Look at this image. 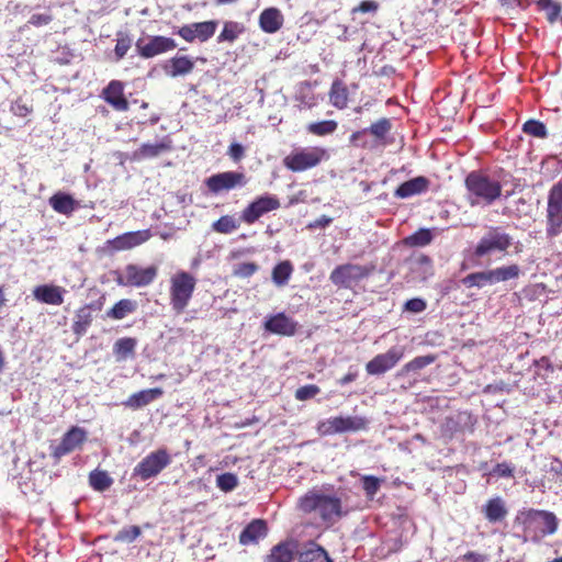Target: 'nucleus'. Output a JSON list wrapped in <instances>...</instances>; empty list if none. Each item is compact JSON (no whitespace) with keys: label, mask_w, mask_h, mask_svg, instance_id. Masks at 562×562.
<instances>
[{"label":"nucleus","mask_w":562,"mask_h":562,"mask_svg":"<svg viewBox=\"0 0 562 562\" xmlns=\"http://www.w3.org/2000/svg\"><path fill=\"white\" fill-rule=\"evenodd\" d=\"M87 439V431L80 427H71L61 438L60 442L53 447L52 457L59 461L64 456H67L80 448Z\"/></svg>","instance_id":"nucleus-13"},{"label":"nucleus","mask_w":562,"mask_h":562,"mask_svg":"<svg viewBox=\"0 0 562 562\" xmlns=\"http://www.w3.org/2000/svg\"><path fill=\"white\" fill-rule=\"evenodd\" d=\"M319 387L314 384L301 386L295 392V398L299 401H306L313 398L319 393Z\"/></svg>","instance_id":"nucleus-54"},{"label":"nucleus","mask_w":562,"mask_h":562,"mask_svg":"<svg viewBox=\"0 0 562 562\" xmlns=\"http://www.w3.org/2000/svg\"><path fill=\"white\" fill-rule=\"evenodd\" d=\"M430 181L424 176H418L408 181L403 182L394 192L398 199H407L414 195L426 192L429 188Z\"/></svg>","instance_id":"nucleus-21"},{"label":"nucleus","mask_w":562,"mask_h":562,"mask_svg":"<svg viewBox=\"0 0 562 562\" xmlns=\"http://www.w3.org/2000/svg\"><path fill=\"white\" fill-rule=\"evenodd\" d=\"M483 513L490 522H497L503 520L507 516L508 512L503 498L497 496L486 503L483 508Z\"/></svg>","instance_id":"nucleus-26"},{"label":"nucleus","mask_w":562,"mask_h":562,"mask_svg":"<svg viewBox=\"0 0 562 562\" xmlns=\"http://www.w3.org/2000/svg\"><path fill=\"white\" fill-rule=\"evenodd\" d=\"M194 68V61L188 56H175L164 65L166 75L170 77L186 76Z\"/></svg>","instance_id":"nucleus-24"},{"label":"nucleus","mask_w":562,"mask_h":562,"mask_svg":"<svg viewBox=\"0 0 562 562\" xmlns=\"http://www.w3.org/2000/svg\"><path fill=\"white\" fill-rule=\"evenodd\" d=\"M257 269H258V266L256 263L244 262V263H239L235 268L234 273L240 278H248V277L252 276L257 271Z\"/></svg>","instance_id":"nucleus-55"},{"label":"nucleus","mask_w":562,"mask_h":562,"mask_svg":"<svg viewBox=\"0 0 562 562\" xmlns=\"http://www.w3.org/2000/svg\"><path fill=\"white\" fill-rule=\"evenodd\" d=\"M338 127V123L334 120H326L321 122H313L306 126V131L310 134L316 136H326L335 133Z\"/></svg>","instance_id":"nucleus-35"},{"label":"nucleus","mask_w":562,"mask_h":562,"mask_svg":"<svg viewBox=\"0 0 562 562\" xmlns=\"http://www.w3.org/2000/svg\"><path fill=\"white\" fill-rule=\"evenodd\" d=\"M356 379H357V373H356V372H349V373H347L346 375H344V376L339 380V383H340L341 385H346V384H348V383L353 382Z\"/></svg>","instance_id":"nucleus-64"},{"label":"nucleus","mask_w":562,"mask_h":562,"mask_svg":"<svg viewBox=\"0 0 562 562\" xmlns=\"http://www.w3.org/2000/svg\"><path fill=\"white\" fill-rule=\"evenodd\" d=\"M50 21L52 16L48 14H33L30 18L29 23L34 26H42L48 24Z\"/></svg>","instance_id":"nucleus-62"},{"label":"nucleus","mask_w":562,"mask_h":562,"mask_svg":"<svg viewBox=\"0 0 562 562\" xmlns=\"http://www.w3.org/2000/svg\"><path fill=\"white\" fill-rule=\"evenodd\" d=\"M486 554L469 551L459 558V562H487Z\"/></svg>","instance_id":"nucleus-58"},{"label":"nucleus","mask_w":562,"mask_h":562,"mask_svg":"<svg viewBox=\"0 0 562 562\" xmlns=\"http://www.w3.org/2000/svg\"><path fill=\"white\" fill-rule=\"evenodd\" d=\"M513 245V237L498 226H491L477 241L473 255L481 259L496 252L504 254Z\"/></svg>","instance_id":"nucleus-5"},{"label":"nucleus","mask_w":562,"mask_h":562,"mask_svg":"<svg viewBox=\"0 0 562 562\" xmlns=\"http://www.w3.org/2000/svg\"><path fill=\"white\" fill-rule=\"evenodd\" d=\"M170 149V145L166 142H160L156 144H143L136 155L140 158H153L157 157L160 154L168 151Z\"/></svg>","instance_id":"nucleus-40"},{"label":"nucleus","mask_w":562,"mask_h":562,"mask_svg":"<svg viewBox=\"0 0 562 562\" xmlns=\"http://www.w3.org/2000/svg\"><path fill=\"white\" fill-rule=\"evenodd\" d=\"M164 394L160 387L143 390L132 394L125 402L126 407L138 409L159 398Z\"/></svg>","instance_id":"nucleus-25"},{"label":"nucleus","mask_w":562,"mask_h":562,"mask_svg":"<svg viewBox=\"0 0 562 562\" xmlns=\"http://www.w3.org/2000/svg\"><path fill=\"white\" fill-rule=\"evenodd\" d=\"M294 555V544L282 542L271 549L266 562H291Z\"/></svg>","instance_id":"nucleus-29"},{"label":"nucleus","mask_w":562,"mask_h":562,"mask_svg":"<svg viewBox=\"0 0 562 562\" xmlns=\"http://www.w3.org/2000/svg\"><path fill=\"white\" fill-rule=\"evenodd\" d=\"M493 473L501 477H512L514 475V468L508 463H498L493 470Z\"/></svg>","instance_id":"nucleus-61"},{"label":"nucleus","mask_w":562,"mask_h":562,"mask_svg":"<svg viewBox=\"0 0 562 562\" xmlns=\"http://www.w3.org/2000/svg\"><path fill=\"white\" fill-rule=\"evenodd\" d=\"M92 322V314L89 306L79 308L76 313L72 329L75 334L82 335Z\"/></svg>","instance_id":"nucleus-34"},{"label":"nucleus","mask_w":562,"mask_h":562,"mask_svg":"<svg viewBox=\"0 0 562 562\" xmlns=\"http://www.w3.org/2000/svg\"><path fill=\"white\" fill-rule=\"evenodd\" d=\"M299 507L305 514H317L324 522L329 525L335 524L349 512L344 507L341 496L315 488L300 498Z\"/></svg>","instance_id":"nucleus-1"},{"label":"nucleus","mask_w":562,"mask_h":562,"mask_svg":"<svg viewBox=\"0 0 562 562\" xmlns=\"http://www.w3.org/2000/svg\"><path fill=\"white\" fill-rule=\"evenodd\" d=\"M333 218L326 215L321 216L310 224L311 228L326 227L331 223Z\"/></svg>","instance_id":"nucleus-63"},{"label":"nucleus","mask_w":562,"mask_h":562,"mask_svg":"<svg viewBox=\"0 0 562 562\" xmlns=\"http://www.w3.org/2000/svg\"><path fill=\"white\" fill-rule=\"evenodd\" d=\"M369 274L366 267L353 263H346L336 267L330 273V281L338 286L348 288Z\"/></svg>","instance_id":"nucleus-14"},{"label":"nucleus","mask_w":562,"mask_h":562,"mask_svg":"<svg viewBox=\"0 0 562 562\" xmlns=\"http://www.w3.org/2000/svg\"><path fill=\"white\" fill-rule=\"evenodd\" d=\"M297 323L284 313L270 316L265 322V329L281 336H293L297 330Z\"/></svg>","instance_id":"nucleus-17"},{"label":"nucleus","mask_w":562,"mask_h":562,"mask_svg":"<svg viewBox=\"0 0 562 562\" xmlns=\"http://www.w3.org/2000/svg\"><path fill=\"white\" fill-rule=\"evenodd\" d=\"M11 112L16 116L25 117L31 112V109L19 99L12 103Z\"/></svg>","instance_id":"nucleus-59"},{"label":"nucleus","mask_w":562,"mask_h":562,"mask_svg":"<svg viewBox=\"0 0 562 562\" xmlns=\"http://www.w3.org/2000/svg\"><path fill=\"white\" fill-rule=\"evenodd\" d=\"M227 155L235 161H240L245 156V148L239 143H232L228 147Z\"/></svg>","instance_id":"nucleus-57"},{"label":"nucleus","mask_w":562,"mask_h":562,"mask_svg":"<svg viewBox=\"0 0 562 562\" xmlns=\"http://www.w3.org/2000/svg\"><path fill=\"white\" fill-rule=\"evenodd\" d=\"M538 7L546 13L547 19L552 23L561 13V5L553 0H539Z\"/></svg>","instance_id":"nucleus-46"},{"label":"nucleus","mask_w":562,"mask_h":562,"mask_svg":"<svg viewBox=\"0 0 562 562\" xmlns=\"http://www.w3.org/2000/svg\"><path fill=\"white\" fill-rule=\"evenodd\" d=\"M329 102L335 108L341 110L348 104V89L340 80H335L329 91Z\"/></svg>","instance_id":"nucleus-28"},{"label":"nucleus","mask_w":562,"mask_h":562,"mask_svg":"<svg viewBox=\"0 0 562 562\" xmlns=\"http://www.w3.org/2000/svg\"><path fill=\"white\" fill-rule=\"evenodd\" d=\"M136 310V303L130 299L120 300L110 311L106 316L113 319H123L128 314Z\"/></svg>","instance_id":"nucleus-33"},{"label":"nucleus","mask_w":562,"mask_h":562,"mask_svg":"<svg viewBox=\"0 0 562 562\" xmlns=\"http://www.w3.org/2000/svg\"><path fill=\"white\" fill-rule=\"evenodd\" d=\"M548 205L562 211V181L553 184L549 190Z\"/></svg>","instance_id":"nucleus-50"},{"label":"nucleus","mask_w":562,"mask_h":562,"mask_svg":"<svg viewBox=\"0 0 562 562\" xmlns=\"http://www.w3.org/2000/svg\"><path fill=\"white\" fill-rule=\"evenodd\" d=\"M247 182L248 180L246 175L238 171L218 172L206 178L204 181L209 191L214 195L243 188Z\"/></svg>","instance_id":"nucleus-10"},{"label":"nucleus","mask_w":562,"mask_h":562,"mask_svg":"<svg viewBox=\"0 0 562 562\" xmlns=\"http://www.w3.org/2000/svg\"><path fill=\"white\" fill-rule=\"evenodd\" d=\"M65 289L53 285V284H44L38 285L33 290V296L38 302L50 304V305H61L64 302V293Z\"/></svg>","instance_id":"nucleus-22"},{"label":"nucleus","mask_w":562,"mask_h":562,"mask_svg":"<svg viewBox=\"0 0 562 562\" xmlns=\"http://www.w3.org/2000/svg\"><path fill=\"white\" fill-rule=\"evenodd\" d=\"M465 188L471 206L491 205L502 195L501 183L480 171H472L467 176Z\"/></svg>","instance_id":"nucleus-3"},{"label":"nucleus","mask_w":562,"mask_h":562,"mask_svg":"<svg viewBox=\"0 0 562 562\" xmlns=\"http://www.w3.org/2000/svg\"><path fill=\"white\" fill-rule=\"evenodd\" d=\"M244 32L243 24L238 22L228 21L225 22L223 31L217 37V42H229L233 43Z\"/></svg>","instance_id":"nucleus-39"},{"label":"nucleus","mask_w":562,"mask_h":562,"mask_svg":"<svg viewBox=\"0 0 562 562\" xmlns=\"http://www.w3.org/2000/svg\"><path fill=\"white\" fill-rule=\"evenodd\" d=\"M404 347L403 346H394L390 348L386 352L376 355L372 360H370L366 370L371 375H380L385 373L386 371L394 368L397 362L404 356Z\"/></svg>","instance_id":"nucleus-12"},{"label":"nucleus","mask_w":562,"mask_h":562,"mask_svg":"<svg viewBox=\"0 0 562 562\" xmlns=\"http://www.w3.org/2000/svg\"><path fill=\"white\" fill-rule=\"evenodd\" d=\"M216 27V21H204L186 24L177 31V34H179L184 41L190 43H192L195 40L205 42L214 35Z\"/></svg>","instance_id":"nucleus-16"},{"label":"nucleus","mask_w":562,"mask_h":562,"mask_svg":"<svg viewBox=\"0 0 562 562\" xmlns=\"http://www.w3.org/2000/svg\"><path fill=\"white\" fill-rule=\"evenodd\" d=\"M329 151L319 146L300 147L283 158V165L293 172H302L328 160Z\"/></svg>","instance_id":"nucleus-4"},{"label":"nucleus","mask_w":562,"mask_h":562,"mask_svg":"<svg viewBox=\"0 0 562 562\" xmlns=\"http://www.w3.org/2000/svg\"><path fill=\"white\" fill-rule=\"evenodd\" d=\"M150 236L151 234L148 229L130 232L115 237L111 240V245L116 250L131 249L147 241Z\"/></svg>","instance_id":"nucleus-19"},{"label":"nucleus","mask_w":562,"mask_h":562,"mask_svg":"<svg viewBox=\"0 0 562 562\" xmlns=\"http://www.w3.org/2000/svg\"><path fill=\"white\" fill-rule=\"evenodd\" d=\"M281 206L280 200L272 194L260 195L255 199L244 211L240 218L247 224H254L265 214L276 211Z\"/></svg>","instance_id":"nucleus-11"},{"label":"nucleus","mask_w":562,"mask_h":562,"mask_svg":"<svg viewBox=\"0 0 562 562\" xmlns=\"http://www.w3.org/2000/svg\"><path fill=\"white\" fill-rule=\"evenodd\" d=\"M361 480L367 496L372 498L380 488L381 480L372 475H364Z\"/></svg>","instance_id":"nucleus-52"},{"label":"nucleus","mask_w":562,"mask_h":562,"mask_svg":"<svg viewBox=\"0 0 562 562\" xmlns=\"http://www.w3.org/2000/svg\"><path fill=\"white\" fill-rule=\"evenodd\" d=\"M522 131L528 135L539 138H546L548 135L546 125L536 120L527 121L522 126Z\"/></svg>","instance_id":"nucleus-47"},{"label":"nucleus","mask_w":562,"mask_h":562,"mask_svg":"<svg viewBox=\"0 0 562 562\" xmlns=\"http://www.w3.org/2000/svg\"><path fill=\"white\" fill-rule=\"evenodd\" d=\"M267 524L265 520L255 519L248 524L239 535V542L244 546L258 543L267 536Z\"/></svg>","instance_id":"nucleus-23"},{"label":"nucleus","mask_w":562,"mask_h":562,"mask_svg":"<svg viewBox=\"0 0 562 562\" xmlns=\"http://www.w3.org/2000/svg\"><path fill=\"white\" fill-rule=\"evenodd\" d=\"M546 224L548 238H554L562 234V217H546Z\"/></svg>","instance_id":"nucleus-53"},{"label":"nucleus","mask_w":562,"mask_h":562,"mask_svg":"<svg viewBox=\"0 0 562 562\" xmlns=\"http://www.w3.org/2000/svg\"><path fill=\"white\" fill-rule=\"evenodd\" d=\"M171 463V457L166 449H158L146 456L133 470V475L142 480L157 476Z\"/></svg>","instance_id":"nucleus-9"},{"label":"nucleus","mask_w":562,"mask_h":562,"mask_svg":"<svg viewBox=\"0 0 562 562\" xmlns=\"http://www.w3.org/2000/svg\"><path fill=\"white\" fill-rule=\"evenodd\" d=\"M50 206L60 214H70L76 209V201L71 195L58 192L49 199Z\"/></svg>","instance_id":"nucleus-30"},{"label":"nucleus","mask_w":562,"mask_h":562,"mask_svg":"<svg viewBox=\"0 0 562 562\" xmlns=\"http://www.w3.org/2000/svg\"><path fill=\"white\" fill-rule=\"evenodd\" d=\"M196 280L187 271H178L170 279V304L176 313H182L188 306Z\"/></svg>","instance_id":"nucleus-6"},{"label":"nucleus","mask_w":562,"mask_h":562,"mask_svg":"<svg viewBox=\"0 0 562 562\" xmlns=\"http://www.w3.org/2000/svg\"><path fill=\"white\" fill-rule=\"evenodd\" d=\"M115 55L117 59H122L132 46V38L127 33L119 32L116 34Z\"/></svg>","instance_id":"nucleus-48"},{"label":"nucleus","mask_w":562,"mask_h":562,"mask_svg":"<svg viewBox=\"0 0 562 562\" xmlns=\"http://www.w3.org/2000/svg\"><path fill=\"white\" fill-rule=\"evenodd\" d=\"M495 282H506L513 279H517L520 276V267L516 263L509 266H502L493 269Z\"/></svg>","instance_id":"nucleus-38"},{"label":"nucleus","mask_w":562,"mask_h":562,"mask_svg":"<svg viewBox=\"0 0 562 562\" xmlns=\"http://www.w3.org/2000/svg\"><path fill=\"white\" fill-rule=\"evenodd\" d=\"M413 270L415 272H418L423 280H426L428 277L432 276V273H434L431 259L425 255L419 256L414 261Z\"/></svg>","instance_id":"nucleus-44"},{"label":"nucleus","mask_w":562,"mask_h":562,"mask_svg":"<svg viewBox=\"0 0 562 562\" xmlns=\"http://www.w3.org/2000/svg\"><path fill=\"white\" fill-rule=\"evenodd\" d=\"M135 338H120L115 341L113 351L119 361L126 360L130 357L134 356L135 347H136Z\"/></svg>","instance_id":"nucleus-32"},{"label":"nucleus","mask_w":562,"mask_h":562,"mask_svg":"<svg viewBox=\"0 0 562 562\" xmlns=\"http://www.w3.org/2000/svg\"><path fill=\"white\" fill-rule=\"evenodd\" d=\"M435 360H436V356H434V355L416 357L403 367V372H405V373L417 372V371L426 368L427 366L434 363Z\"/></svg>","instance_id":"nucleus-43"},{"label":"nucleus","mask_w":562,"mask_h":562,"mask_svg":"<svg viewBox=\"0 0 562 562\" xmlns=\"http://www.w3.org/2000/svg\"><path fill=\"white\" fill-rule=\"evenodd\" d=\"M216 485L223 492H231L238 485V479L233 473H223L216 477Z\"/></svg>","instance_id":"nucleus-49"},{"label":"nucleus","mask_w":562,"mask_h":562,"mask_svg":"<svg viewBox=\"0 0 562 562\" xmlns=\"http://www.w3.org/2000/svg\"><path fill=\"white\" fill-rule=\"evenodd\" d=\"M135 46L143 58H151L156 55L175 49L177 44L170 37L151 36L147 43L144 40H138Z\"/></svg>","instance_id":"nucleus-15"},{"label":"nucleus","mask_w":562,"mask_h":562,"mask_svg":"<svg viewBox=\"0 0 562 562\" xmlns=\"http://www.w3.org/2000/svg\"><path fill=\"white\" fill-rule=\"evenodd\" d=\"M238 223L234 216L224 215L212 224L213 231L221 234H231L238 228Z\"/></svg>","instance_id":"nucleus-41"},{"label":"nucleus","mask_w":562,"mask_h":562,"mask_svg":"<svg viewBox=\"0 0 562 562\" xmlns=\"http://www.w3.org/2000/svg\"><path fill=\"white\" fill-rule=\"evenodd\" d=\"M293 268L290 261H282L278 263L272 270V281L278 286H283L288 283Z\"/></svg>","instance_id":"nucleus-37"},{"label":"nucleus","mask_w":562,"mask_h":562,"mask_svg":"<svg viewBox=\"0 0 562 562\" xmlns=\"http://www.w3.org/2000/svg\"><path fill=\"white\" fill-rule=\"evenodd\" d=\"M124 85L119 80H112L102 91L103 99L116 111H127L128 101L123 94Z\"/></svg>","instance_id":"nucleus-18"},{"label":"nucleus","mask_w":562,"mask_h":562,"mask_svg":"<svg viewBox=\"0 0 562 562\" xmlns=\"http://www.w3.org/2000/svg\"><path fill=\"white\" fill-rule=\"evenodd\" d=\"M391 122L389 119H380L367 130L378 139H383L385 135L391 131Z\"/></svg>","instance_id":"nucleus-51"},{"label":"nucleus","mask_w":562,"mask_h":562,"mask_svg":"<svg viewBox=\"0 0 562 562\" xmlns=\"http://www.w3.org/2000/svg\"><path fill=\"white\" fill-rule=\"evenodd\" d=\"M379 8V4L373 0H366L362 1L358 7L352 9V13L361 12V13H368V12H375Z\"/></svg>","instance_id":"nucleus-60"},{"label":"nucleus","mask_w":562,"mask_h":562,"mask_svg":"<svg viewBox=\"0 0 562 562\" xmlns=\"http://www.w3.org/2000/svg\"><path fill=\"white\" fill-rule=\"evenodd\" d=\"M158 274L156 266L143 268L140 266L130 263L125 267L123 273L115 279L116 283L122 286L143 288L151 284Z\"/></svg>","instance_id":"nucleus-8"},{"label":"nucleus","mask_w":562,"mask_h":562,"mask_svg":"<svg viewBox=\"0 0 562 562\" xmlns=\"http://www.w3.org/2000/svg\"><path fill=\"white\" fill-rule=\"evenodd\" d=\"M89 483L93 490L104 492L113 484V479L105 471H92L89 475Z\"/></svg>","instance_id":"nucleus-36"},{"label":"nucleus","mask_w":562,"mask_h":562,"mask_svg":"<svg viewBox=\"0 0 562 562\" xmlns=\"http://www.w3.org/2000/svg\"><path fill=\"white\" fill-rule=\"evenodd\" d=\"M299 562H331V560L322 547L310 543V546L300 553Z\"/></svg>","instance_id":"nucleus-31"},{"label":"nucleus","mask_w":562,"mask_h":562,"mask_svg":"<svg viewBox=\"0 0 562 562\" xmlns=\"http://www.w3.org/2000/svg\"><path fill=\"white\" fill-rule=\"evenodd\" d=\"M426 302L422 299H418V297H415V299H411L408 300L405 305H404V310L407 311V312H411V313H422L423 311L426 310Z\"/></svg>","instance_id":"nucleus-56"},{"label":"nucleus","mask_w":562,"mask_h":562,"mask_svg":"<svg viewBox=\"0 0 562 562\" xmlns=\"http://www.w3.org/2000/svg\"><path fill=\"white\" fill-rule=\"evenodd\" d=\"M432 233L428 228H420L413 235L408 236L406 238V244L414 247H424L431 243L432 240Z\"/></svg>","instance_id":"nucleus-42"},{"label":"nucleus","mask_w":562,"mask_h":562,"mask_svg":"<svg viewBox=\"0 0 562 562\" xmlns=\"http://www.w3.org/2000/svg\"><path fill=\"white\" fill-rule=\"evenodd\" d=\"M284 16L278 8H267L259 15V26L268 34H274L281 30Z\"/></svg>","instance_id":"nucleus-20"},{"label":"nucleus","mask_w":562,"mask_h":562,"mask_svg":"<svg viewBox=\"0 0 562 562\" xmlns=\"http://www.w3.org/2000/svg\"><path fill=\"white\" fill-rule=\"evenodd\" d=\"M462 283L467 288H479V289H482L487 285L496 284L493 269L470 273L462 279Z\"/></svg>","instance_id":"nucleus-27"},{"label":"nucleus","mask_w":562,"mask_h":562,"mask_svg":"<svg viewBox=\"0 0 562 562\" xmlns=\"http://www.w3.org/2000/svg\"><path fill=\"white\" fill-rule=\"evenodd\" d=\"M524 526L526 537L533 543H539L547 536L554 535L559 529V518L549 510L529 508L517 516Z\"/></svg>","instance_id":"nucleus-2"},{"label":"nucleus","mask_w":562,"mask_h":562,"mask_svg":"<svg viewBox=\"0 0 562 562\" xmlns=\"http://www.w3.org/2000/svg\"><path fill=\"white\" fill-rule=\"evenodd\" d=\"M140 536V528L138 526L124 527L114 536L115 542L132 543Z\"/></svg>","instance_id":"nucleus-45"},{"label":"nucleus","mask_w":562,"mask_h":562,"mask_svg":"<svg viewBox=\"0 0 562 562\" xmlns=\"http://www.w3.org/2000/svg\"><path fill=\"white\" fill-rule=\"evenodd\" d=\"M368 420L361 416H337L322 420L317 425V431L322 436L340 432H356L366 429Z\"/></svg>","instance_id":"nucleus-7"}]
</instances>
